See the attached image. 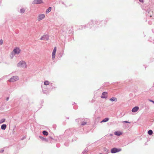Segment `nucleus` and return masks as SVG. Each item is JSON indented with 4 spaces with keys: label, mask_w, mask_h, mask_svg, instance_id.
Listing matches in <instances>:
<instances>
[{
    "label": "nucleus",
    "mask_w": 154,
    "mask_h": 154,
    "mask_svg": "<svg viewBox=\"0 0 154 154\" xmlns=\"http://www.w3.org/2000/svg\"><path fill=\"white\" fill-rule=\"evenodd\" d=\"M98 23L97 21L93 20H91L87 24L83 26H79V29H85L86 28H91V27L90 26V23H92V24L93 23Z\"/></svg>",
    "instance_id": "f257e3e1"
},
{
    "label": "nucleus",
    "mask_w": 154,
    "mask_h": 154,
    "mask_svg": "<svg viewBox=\"0 0 154 154\" xmlns=\"http://www.w3.org/2000/svg\"><path fill=\"white\" fill-rule=\"evenodd\" d=\"M146 11V14L147 16L150 17L154 16V11L151 10L150 8H149Z\"/></svg>",
    "instance_id": "f03ea898"
},
{
    "label": "nucleus",
    "mask_w": 154,
    "mask_h": 154,
    "mask_svg": "<svg viewBox=\"0 0 154 154\" xmlns=\"http://www.w3.org/2000/svg\"><path fill=\"white\" fill-rule=\"evenodd\" d=\"M20 52V50L17 47L15 48L13 50L12 52L11 53V54L12 55V56L11 57V58H12L14 55L17 54H19Z\"/></svg>",
    "instance_id": "7ed1b4c3"
},
{
    "label": "nucleus",
    "mask_w": 154,
    "mask_h": 154,
    "mask_svg": "<svg viewBox=\"0 0 154 154\" xmlns=\"http://www.w3.org/2000/svg\"><path fill=\"white\" fill-rule=\"evenodd\" d=\"M83 119L82 118H79L78 119H75V121L76 122L78 121V123L80 124L81 123L82 125H84L86 124L87 122H86L82 121Z\"/></svg>",
    "instance_id": "20e7f679"
},
{
    "label": "nucleus",
    "mask_w": 154,
    "mask_h": 154,
    "mask_svg": "<svg viewBox=\"0 0 154 154\" xmlns=\"http://www.w3.org/2000/svg\"><path fill=\"white\" fill-rule=\"evenodd\" d=\"M19 77L17 76H14L8 80L10 82H13L16 81L18 80Z\"/></svg>",
    "instance_id": "39448f33"
},
{
    "label": "nucleus",
    "mask_w": 154,
    "mask_h": 154,
    "mask_svg": "<svg viewBox=\"0 0 154 154\" xmlns=\"http://www.w3.org/2000/svg\"><path fill=\"white\" fill-rule=\"evenodd\" d=\"M122 150L121 149L113 148L111 150V152L112 153H115L120 151Z\"/></svg>",
    "instance_id": "423d86ee"
},
{
    "label": "nucleus",
    "mask_w": 154,
    "mask_h": 154,
    "mask_svg": "<svg viewBox=\"0 0 154 154\" xmlns=\"http://www.w3.org/2000/svg\"><path fill=\"white\" fill-rule=\"evenodd\" d=\"M17 66L18 67H25L26 66V63L24 61H21L18 63Z\"/></svg>",
    "instance_id": "0eeeda50"
},
{
    "label": "nucleus",
    "mask_w": 154,
    "mask_h": 154,
    "mask_svg": "<svg viewBox=\"0 0 154 154\" xmlns=\"http://www.w3.org/2000/svg\"><path fill=\"white\" fill-rule=\"evenodd\" d=\"M48 39L49 36L48 35H44L40 38V39L42 40L47 41Z\"/></svg>",
    "instance_id": "6e6552de"
},
{
    "label": "nucleus",
    "mask_w": 154,
    "mask_h": 154,
    "mask_svg": "<svg viewBox=\"0 0 154 154\" xmlns=\"http://www.w3.org/2000/svg\"><path fill=\"white\" fill-rule=\"evenodd\" d=\"M45 17V15L44 14H39L37 20L38 21H40L42 19H43Z\"/></svg>",
    "instance_id": "1a4fd4ad"
},
{
    "label": "nucleus",
    "mask_w": 154,
    "mask_h": 154,
    "mask_svg": "<svg viewBox=\"0 0 154 154\" xmlns=\"http://www.w3.org/2000/svg\"><path fill=\"white\" fill-rule=\"evenodd\" d=\"M43 3L42 0H34L32 2V4H40Z\"/></svg>",
    "instance_id": "9d476101"
},
{
    "label": "nucleus",
    "mask_w": 154,
    "mask_h": 154,
    "mask_svg": "<svg viewBox=\"0 0 154 154\" xmlns=\"http://www.w3.org/2000/svg\"><path fill=\"white\" fill-rule=\"evenodd\" d=\"M107 94V92L106 91H104L103 92L102 95L101 96V97L103 99H106L107 98L106 96Z\"/></svg>",
    "instance_id": "9b49d317"
},
{
    "label": "nucleus",
    "mask_w": 154,
    "mask_h": 154,
    "mask_svg": "<svg viewBox=\"0 0 154 154\" xmlns=\"http://www.w3.org/2000/svg\"><path fill=\"white\" fill-rule=\"evenodd\" d=\"M139 108L138 106H136L133 108L132 109V112H136L139 109Z\"/></svg>",
    "instance_id": "f8f14e48"
},
{
    "label": "nucleus",
    "mask_w": 154,
    "mask_h": 154,
    "mask_svg": "<svg viewBox=\"0 0 154 154\" xmlns=\"http://www.w3.org/2000/svg\"><path fill=\"white\" fill-rule=\"evenodd\" d=\"M114 134L116 135L119 136L122 134V133L119 131H116L114 132Z\"/></svg>",
    "instance_id": "ddd939ff"
},
{
    "label": "nucleus",
    "mask_w": 154,
    "mask_h": 154,
    "mask_svg": "<svg viewBox=\"0 0 154 154\" xmlns=\"http://www.w3.org/2000/svg\"><path fill=\"white\" fill-rule=\"evenodd\" d=\"M109 100L111 101H114L116 102L117 101V99L116 97H112V98L109 99Z\"/></svg>",
    "instance_id": "4468645a"
},
{
    "label": "nucleus",
    "mask_w": 154,
    "mask_h": 154,
    "mask_svg": "<svg viewBox=\"0 0 154 154\" xmlns=\"http://www.w3.org/2000/svg\"><path fill=\"white\" fill-rule=\"evenodd\" d=\"M7 126L5 124H3L1 126V128L2 130H5L6 129Z\"/></svg>",
    "instance_id": "2eb2a0df"
},
{
    "label": "nucleus",
    "mask_w": 154,
    "mask_h": 154,
    "mask_svg": "<svg viewBox=\"0 0 154 154\" xmlns=\"http://www.w3.org/2000/svg\"><path fill=\"white\" fill-rule=\"evenodd\" d=\"M51 7H49L46 10V14H48L50 12L51 10Z\"/></svg>",
    "instance_id": "dca6fc26"
},
{
    "label": "nucleus",
    "mask_w": 154,
    "mask_h": 154,
    "mask_svg": "<svg viewBox=\"0 0 154 154\" xmlns=\"http://www.w3.org/2000/svg\"><path fill=\"white\" fill-rule=\"evenodd\" d=\"M109 120V118H106L103 119L101 122V123L103 122H106L108 121Z\"/></svg>",
    "instance_id": "f3484780"
},
{
    "label": "nucleus",
    "mask_w": 154,
    "mask_h": 154,
    "mask_svg": "<svg viewBox=\"0 0 154 154\" xmlns=\"http://www.w3.org/2000/svg\"><path fill=\"white\" fill-rule=\"evenodd\" d=\"M56 53V52H52V59L53 60H54L55 58Z\"/></svg>",
    "instance_id": "a211bd4d"
},
{
    "label": "nucleus",
    "mask_w": 154,
    "mask_h": 154,
    "mask_svg": "<svg viewBox=\"0 0 154 154\" xmlns=\"http://www.w3.org/2000/svg\"><path fill=\"white\" fill-rule=\"evenodd\" d=\"M39 137L43 141H47L48 140L46 138L43 137H42L40 136Z\"/></svg>",
    "instance_id": "6ab92c4d"
},
{
    "label": "nucleus",
    "mask_w": 154,
    "mask_h": 154,
    "mask_svg": "<svg viewBox=\"0 0 154 154\" xmlns=\"http://www.w3.org/2000/svg\"><path fill=\"white\" fill-rule=\"evenodd\" d=\"M42 134L45 136H47L48 134V132L45 130L43 131H42Z\"/></svg>",
    "instance_id": "aec40b11"
},
{
    "label": "nucleus",
    "mask_w": 154,
    "mask_h": 154,
    "mask_svg": "<svg viewBox=\"0 0 154 154\" xmlns=\"http://www.w3.org/2000/svg\"><path fill=\"white\" fill-rule=\"evenodd\" d=\"M152 133H153V131L151 130H149L148 132V134L149 135H151L152 134Z\"/></svg>",
    "instance_id": "412c9836"
},
{
    "label": "nucleus",
    "mask_w": 154,
    "mask_h": 154,
    "mask_svg": "<svg viewBox=\"0 0 154 154\" xmlns=\"http://www.w3.org/2000/svg\"><path fill=\"white\" fill-rule=\"evenodd\" d=\"M49 84V82L48 81H45L44 82V84L45 85H48Z\"/></svg>",
    "instance_id": "4be33fe9"
},
{
    "label": "nucleus",
    "mask_w": 154,
    "mask_h": 154,
    "mask_svg": "<svg viewBox=\"0 0 154 154\" xmlns=\"http://www.w3.org/2000/svg\"><path fill=\"white\" fill-rule=\"evenodd\" d=\"M5 121V119H2L0 120V124L4 122Z\"/></svg>",
    "instance_id": "5701e85b"
},
{
    "label": "nucleus",
    "mask_w": 154,
    "mask_h": 154,
    "mask_svg": "<svg viewBox=\"0 0 154 154\" xmlns=\"http://www.w3.org/2000/svg\"><path fill=\"white\" fill-rule=\"evenodd\" d=\"M21 13H23L25 12V10L24 9L22 8L20 9Z\"/></svg>",
    "instance_id": "b1692460"
},
{
    "label": "nucleus",
    "mask_w": 154,
    "mask_h": 154,
    "mask_svg": "<svg viewBox=\"0 0 154 154\" xmlns=\"http://www.w3.org/2000/svg\"><path fill=\"white\" fill-rule=\"evenodd\" d=\"M149 41L154 43V39H152V38H150L149 39Z\"/></svg>",
    "instance_id": "393cba45"
},
{
    "label": "nucleus",
    "mask_w": 154,
    "mask_h": 154,
    "mask_svg": "<svg viewBox=\"0 0 154 154\" xmlns=\"http://www.w3.org/2000/svg\"><path fill=\"white\" fill-rule=\"evenodd\" d=\"M6 148V147H4V149H0V152L1 153H2L4 151V150H5V149Z\"/></svg>",
    "instance_id": "a878e982"
},
{
    "label": "nucleus",
    "mask_w": 154,
    "mask_h": 154,
    "mask_svg": "<svg viewBox=\"0 0 154 154\" xmlns=\"http://www.w3.org/2000/svg\"><path fill=\"white\" fill-rule=\"evenodd\" d=\"M87 152V150L86 149H85L84 151L82 152V153H83V154H85V153H86V152Z\"/></svg>",
    "instance_id": "bb28decb"
},
{
    "label": "nucleus",
    "mask_w": 154,
    "mask_h": 154,
    "mask_svg": "<svg viewBox=\"0 0 154 154\" xmlns=\"http://www.w3.org/2000/svg\"><path fill=\"white\" fill-rule=\"evenodd\" d=\"M56 50H57V48H56V47H55L54 48L53 51L56 52Z\"/></svg>",
    "instance_id": "cd10ccee"
},
{
    "label": "nucleus",
    "mask_w": 154,
    "mask_h": 154,
    "mask_svg": "<svg viewBox=\"0 0 154 154\" xmlns=\"http://www.w3.org/2000/svg\"><path fill=\"white\" fill-rule=\"evenodd\" d=\"M65 145L66 146H68L69 145V143L67 142H66L65 143Z\"/></svg>",
    "instance_id": "c85d7f7f"
},
{
    "label": "nucleus",
    "mask_w": 154,
    "mask_h": 154,
    "mask_svg": "<svg viewBox=\"0 0 154 154\" xmlns=\"http://www.w3.org/2000/svg\"><path fill=\"white\" fill-rule=\"evenodd\" d=\"M3 41L2 39L0 40V45H1L3 44Z\"/></svg>",
    "instance_id": "c756f323"
},
{
    "label": "nucleus",
    "mask_w": 154,
    "mask_h": 154,
    "mask_svg": "<svg viewBox=\"0 0 154 154\" xmlns=\"http://www.w3.org/2000/svg\"><path fill=\"white\" fill-rule=\"evenodd\" d=\"M149 101L150 102L153 103L154 104V101L150 99H149Z\"/></svg>",
    "instance_id": "7c9ffc66"
},
{
    "label": "nucleus",
    "mask_w": 154,
    "mask_h": 154,
    "mask_svg": "<svg viewBox=\"0 0 154 154\" xmlns=\"http://www.w3.org/2000/svg\"><path fill=\"white\" fill-rule=\"evenodd\" d=\"M123 122L125 123H130V122H128V121H123Z\"/></svg>",
    "instance_id": "2f4dec72"
},
{
    "label": "nucleus",
    "mask_w": 154,
    "mask_h": 154,
    "mask_svg": "<svg viewBox=\"0 0 154 154\" xmlns=\"http://www.w3.org/2000/svg\"><path fill=\"white\" fill-rule=\"evenodd\" d=\"M26 138V137H22V138L21 139V140H23L24 139H25V138Z\"/></svg>",
    "instance_id": "473e14b6"
},
{
    "label": "nucleus",
    "mask_w": 154,
    "mask_h": 154,
    "mask_svg": "<svg viewBox=\"0 0 154 154\" xmlns=\"http://www.w3.org/2000/svg\"><path fill=\"white\" fill-rule=\"evenodd\" d=\"M9 97H7L6 98V100L7 101H8L9 100Z\"/></svg>",
    "instance_id": "72a5a7b5"
},
{
    "label": "nucleus",
    "mask_w": 154,
    "mask_h": 154,
    "mask_svg": "<svg viewBox=\"0 0 154 154\" xmlns=\"http://www.w3.org/2000/svg\"><path fill=\"white\" fill-rule=\"evenodd\" d=\"M139 1L141 2H143V0H139Z\"/></svg>",
    "instance_id": "f704fd0d"
},
{
    "label": "nucleus",
    "mask_w": 154,
    "mask_h": 154,
    "mask_svg": "<svg viewBox=\"0 0 154 154\" xmlns=\"http://www.w3.org/2000/svg\"><path fill=\"white\" fill-rule=\"evenodd\" d=\"M94 23H93V24H92V23H90V26H91V27H92V26H93L94 25Z\"/></svg>",
    "instance_id": "c9c22d12"
},
{
    "label": "nucleus",
    "mask_w": 154,
    "mask_h": 154,
    "mask_svg": "<svg viewBox=\"0 0 154 154\" xmlns=\"http://www.w3.org/2000/svg\"><path fill=\"white\" fill-rule=\"evenodd\" d=\"M108 149L106 148L105 149V151H108Z\"/></svg>",
    "instance_id": "e433bc0d"
},
{
    "label": "nucleus",
    "mask_w": 154,
    "mask_h": 154,
    "mask_svg": "<svg viewBox=\"0 0 154 154\" xmlns=\"http://www.w3.org/2000/svg\"><path fill=\"white\" fill-rule=\"evenodd\" d=\"M148 23H149V24H151V23L150 22H149Z\"/></svg>",
    "instance_id": "4c0bfd02"
},
{
    "label": "nucleus",
    "mask_w": 154,
    "mask_h": 154,
    "mask_svg": "<svg viewBox=\"0 0 154 154\" xmlns=\"http://www.w3.org/2000/svg\"><path fill=\"white\" fill-rule=\"evenodd\" d=\"M73 108H74V109H76V108H75L74 107H73Z\"/></svg>",
    "instance_id": "58836bf2"
},
{
    "label": "nucleus",
    "mask_w": 154,
    "mask_h": 154,
    "mask_svg": "<svg viewBox=\"0 0 154 154\" xmlns=\"http://www.w3.org/2000/svg\"><path fill=\"white\" fill-rule=\"evenodd\" d=\"M58 145V144H57L56 145V146H57Z\"/></svg>",
    "instance_id": "ea45409f"
},
{
    "label": "nucleus",
    "mask_w": 154,
    "mask_h": 154,
    "mask_svg": "<svg viewBox=\"0 0 154 154\" xmlns=\"http://www.w3.org/2000/svg\"><path fill=\"white\" fill-rule=\"evenodd\" d=\"M1 0H0V1H1Z\"/></svg>",
    "instance_id": "a19ab883"
}]
</instances>
